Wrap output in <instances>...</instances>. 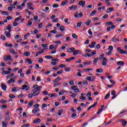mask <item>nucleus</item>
<instances>
[{
  "instance_id": "nucleus-15",
  "label": "nucleus",
  "mask_w": 127,
  "mask_h": 127,
  "mask_svg": "<svg viewBox=\"0 0 127 127\" xmlns=\"http://www.w3.org/2000/svg\"><path fill=\"white\" fill-rule=\"evenodd\" d=\"M33 103H34V101L33 100H31L29 101L28 105V108H30L31 107H32V106H33Z\"/></svg>"
},
{
  "instance_id": "nucleus-57",
  "label": "nucleus",
  "mask_w": 127,
  "mask_h": 127,
  "mask_svg": "<svg viewBox=\"0 0 127 127\" xmlns=\"http://www.w3.org/2000/svg\"><path fill=\"white\" fill-rule=\"evenodd\" d=\"M72 37H73V38H74V39H77V38H78V37H77V35H75V34H72Z\"/></svg>"
},
{
  "instance_id": "nucleus-29",
  "label": "nucleus",
  "mask_w": 127,
  "mask_h": 127,
  "mask_svg": "<svg viewBox=\"0 0 127 127\" xmlns=\"http://www.w3.org/2000/svg\"><path fill=\"white\" fill-rule=\"evenodd\" d=\"M38 111H39V109H36V108H35L34 109L32 110V113L33 114H36Z\"/></svg>"
},
{
  "instance_id": "nucleus-2",
  "label": "nucleus",
  "mask_w": 127,
  "mask_h": 127,
  "mask_svg": "<svg viewBox=\"0 0 127 127\" xmlns=\"http://www.w3.org/2000/svg\"><path fill=\"white\" fill-rule=\"evenodd\" d=\"M107 62H108V59L106 57H104L102 62V65L103 66H107Z\"/></svg>"
},
{
  "instance_id": "nucleus-44",
  "label": "nucleus",
  "mask_w": 127,
  "mask_h": 127,
  "mask_svg": "<svg viewBox=\"0 0 127 127\" xmlns=\"http://www.w3.org/2000/svg\"><path fill=\"white\" fill-rule=\"evenodd\" d=\"M10 71H6L5 70H3L2 74H5V75H7V74H10Z\"/></svg>"
},
{
  "instance_id": "nucleus-24",
  "label": "nucleus",
  "mask_w": 127,
  "mask_h": 127,
  "mask_svg": "<svg viewBox=\"0 0 127 127\" xmlns=\"http://www.w3.org/2000/svg\"><path fill=\"white\" fill-rule=\"evenodd\" d=\"M91 22H92V20L89 19L85 22V24L87 25V26H89V25H90L91 24Z\"/></svg>"
},
{
  "instance_id": "nucleus-59",
  "label": "nucleus",
  "mask_w": 127,
  "mask_h": 127,
  "mask_svg": "<svg viewBox=\"0 0 127 127\" xmlns=\"http://www.w3.org/2000/svg\"><path fill=\"white\" fill-rule=\"evenodd\" d=\"M0 103L1 104H4V103H7V101L6 100H4V99H1L0 100Z\"/></svg>"
},
{
  "instance_id": "nucleus-62",
  "label": "nucleus",
  "mask_w": 127,
  "mask_h": 127,
  "mask_svg": "<svg viewBox=\"0 0 127 127\" xmlns=\"http://www.w3.org/2000/svg\"><path fill=\"white\" fill-rule=\"evenodd\" d=\"M59 5L58 4L55 3L53 5V7H59Z\"/></svg>"
},
{
  "instance_id": "nucleus-52",
  "label": "nucleus",
  "mask_w": 127,
  "mask_h": 127,
  "mask_svg": "<svg viewBox=\"0 0 127 127\" xmlns=\"http://www.w3.org/2000/svg\"><path fill=\"white\" fill-rule=\"evenodd\" d=\"M113 49H114V47H113V46L110 45L109 46V48H108L109 50L111 51H113Z\"/></svg>"
},
{
  "instance_id": "nucleus-14",
  "label": "nucleus",
  "mask_w": 127,
  "mask_h": 127,
  "mask_svg": "<svg viewBox=\"0 0 127 127\" xmlns=\"http://www.w3.org/2000/svg\"><path fill=\"white\" fill-rule=\"evenodd\" d=\"M75 57H71L69 59H66L65 61L66 62H70L71 60H74Z\"/></svg>"
},
{
  "instance_id": "nucleus-50",
  "label": "nucleus",
  "mask_w": 127,
  "mask_h": 127,
  "mask_svg": "<svg viewBox=\"0 0 127 127\" xmlns=\"http://www.w3.org/2000/svg\"><path fill=\"white\" fill-rule=\"evenodd\" d=\"M60 85H62L61 82H59L54 84V87H58Z\"/></svg>"
},
{
  "instance_id": "nucleus-9",
  "label": "nucleus",
  "mask_w": 127,
  "mask_h": 127,
  "mask_svg": "<svg viewBox=\"0 0 127 127\" xmlns=\"http://www.w3.org/2000/svg\"><path fill=\"white\" fill-rule=\"evenodd\" d=\"M105 108V105H102L101 106V108L98 110V111L97 112V115H100L101 113L103 111V108Z\"/></svg>"
},
{
  "instance_id": "nucleus-19",
  "label": "nucleus",
  "mask_w": 127,
  "mask_h": 127,
  "mask_svg": "<svg viewBox=\"0 0 127 127\" xmlns=\"http://www.w3.org/2000/svg\"><path fill=\"white\" fill-rule=\"evenodd\" d=\"M114 7H110L107 9L106 12L107 13H109L111 11H113Z\"/></svg>"
},
{
  "instance_id": "nucleus-13",
  "label": "nucleus",
  "mask_w": 127,
  "mask_h": 127,
  "mask_svg": "<svg viewBox=\"0 0 127 127\" xmlns=\"http://www.w3.org/2000/svg\"><path fill=\"white\" fill-rule=\"evenodd\" d=\"M82 54V53H80V51L78 50H74L73 53V55H77V54Z\"/></svg>"
},
{
  "instance_id": "nucleus-12",
  "label": "nucleus",
  "mask_w": 127,
  "mask_h": 127,
  "mask_svg": "<svg viewBox=\"0 0 127 127\" xmlns=\"http://www.w3.org/2000/svg\"><path fill=\"white\" fill-rule=\"evenodd\" d=\"M6 30H8V32H11V25L10 24L8 25L5 28Z\"/></svg>"
},
{
  "instance_id": "nucleus-21",
  "label": "nucleus",
  "mask_w": 127,
  "mask_h": 127,
  "mask_svg": "<svg viewBox=\"0 0 127 127\" xmlns=\"http://www.w3.org/2000/svg\"><path fill=\"white\" fill-rule=\"evenodd\" d=\"M48 44H42L41 46L43 47V48H44V49H48V47H47Z\"/></svg>"
},
{
  "instance_id": "nucleus-36",
  "label": "nucleus",
  "mask_w": 127,
  "mask_h": 127,
  "mask_svg": "<svg viewBox=\"0 0 127 127\" xmlns=\"http://www.w3.org/2000/svg\"><path fill=\"white\" fill-rule=\"evenodd\" d=\"M5 46H7V47H12V44H8V43H6L5 44Z\"/></svg>"
},
{
  "instance_id": "nucleus-32",
  "label": "nucleus",
  "mask_w": 127,
  "mask_h": 127,
  "mask_svg": "<svg viewBox=\"0 0 127 127\" xmlns=\"http://www.w3.org/2000/svg\"><path fill=\"white\" fill-rule=\"evenodd\" d=\"M31 25H32V22L31 20H28L27 26H31Z\"/></svg>"
},
{
  "instance_id": "nucleus-20",
  "label": "nucleus",
  "mask_w": 127,
  "mask_h": 127,
  "mask_svg": "<svg viewBox=\"0 0 127 127\" xmlns=\"http://www.w3.org/2000/svg\"><path fill=\"white\" fill-rule=\"evenodd\" d=\"M10 53H11L12 54H15V55H17V53L15 52L14 49H10Z\"/></svg>"
},
{
  "instance_id": "nucleus-4",
  "label": "nucleus",
  "mask_w": 127,
  "mask_h": 127,
  "mask_svg": "<svg viewBox=\"0 0 127 127\" xmlns=\"http://www.w3.org/2000/svg\"><path fill=\"white\" fill-rule=\"evenodd\" d=\"M85 4H86V2L83 0H80L78 3V5H80V6H82V7H84Z\"/></svg>"
},
{
  "instance_id": "nucleus-10",
  "label": "nucleus",
  "mask_w": 127,
  "mask_h": 127,
  "mask_svg": "<svg viewBox=\"0 0 127 127\" xmlns=\"http://www.w3.org/2000/svg\"><path fill=\"white\" fill-rule=\"evenodd\" d=\"M97 104H98V102H95L92 106H90L87 109V111L91 110V109H92V108H95V107H96V106H97Z\"/></svg>"
},
{
  "instance_id": "nucleus-7",
  "label": "nucleus",
  "mask_w": 127,
  "mask_h": 127,
  "mask_svg": "<svg viewBox=\"0 0 127 127\" xmlns=\"http://www.w3.org/2000/svg\"><path fill=\"white\" fill-rule=\"evenodd\" d=\"M3 59L4 61H7V60L9 61L11 59V57L9 55L8 56H4L3 57Z\"/></svg>"
},
{
  "instance_id": "nucleus-56",
  "label": "nucleus",
  "mask_w": 127,
  "mask_h": 127,
  "mask_svg": "<svg viewBox=\"0 0 127 127\" xmlns=\"http://www.w3.org/2000/svg\"><path fill=\"white\" fill-rule=\"evenodd\" d=\"M97 54V52L96 51H94V52H91V56H94V55H96Z\"/></svg>"
},
{
  "instance_id": "nucleus-39",
  "label": "nucleus",
  "mask_w": 127,
  "mask_h": 127,
  "mask_svg": "<svg viewBox=\"0 0 127 127\" xmlns=\"http://www.w3.org/2000/svg\"><path fill=\"white\" fill-rule=\"evenodd\" d=\"M27 62H28V64H32V61H31V59H27Z\"/></svg>"
},
{
  "instance_id": "nucleus-22",
  "label": "nucleus",
  "mask_w": 127,
  "mask_h": 127,
  "mask_svg": "<svg viewBox=\"0 0 127 127\" xmlns=\"http://www.w3.org/2000/svg\"><path fill=\"white\" fill-rule=\"evenodd\" d=\"M62 114H63V109H61L59 110V111L58 112V116H60L62 115Z\"/></svg>"
},
{
  "instance_id": "nucleus-17",
  "label": "nucleus",
  "mask_w": 127,
  "mask_h": 127,
  "mask_svg": "<svg viewBox=\"0 0 127 127\" xmlns=\"http://www.w3.org/2000/svg\"><path fill=\"white\" fill-rule=\"evenodd\" d=\"M75 51V48L71 47L70 49L67 50V52L71 53V52H74Z\"/></svg>"
},
{
  "instance_id": "nucleus-40",
  "label": "nucleus",
  "mask_w": 127,
  "mask_h": 127,
  "mask_svg": "<svg viewBox=\"0 0 127 127\" xmlns=\"http://www.w3.org/2000/svg\"><path fill=\"white\" fill-rule=\"evenodd\" d=\"M95 44H97L95 41H93L91 43V48H94V47H95Z\"/></svg>"
},
{
  "instance_id": "nucleus-25",
  "label": "nucleus",
  "mask_w": 127,
  "mask_h": 127,
  "mask_svg": "<svg viewBox=\"0 0 127 127\" xmlns=\"http://www.w3.org/2000/svg\"><path fill=\"white\" fill-rule=\"evenodd\" d=\"M97 73H103L104 72V70L102 68H98L96 69Z\"/></svg>"
},
{
  "instance_id": "nucleus-33",
  "label": "nucleus",
  "mask_w": 127,
  "mask_h": 127,
  "mask_svg": "<svg viewBox=\"0 0 127 127\" xmlns=\"http://www.w3.org/2000/svg\"><path fill=\"white\" fill-rule=\"evenodd\" d=\"M77 76H78L79 77H81V76H82V74H81V70H80V69H78V70H77Z\"/></svg>"
},
{
  "instance_id": "nucleus-46",
  "label": "nucleus",
  "mask_w": 127,
  "mask_h": 127,
  "mask_svg": "<svg viewBox=\"0 0 127 127\" xmlns=\"http://www.w3.org/2000/svg\"><path fill=\"white\" fill-rule=\"evenodd\" d=\"M55 97H57V94L56 93H52L51 94V98H52Z\"/></svg>"
},
{
  "instance_id": "nucleus-61",
  "label": "nucleus",
  "mask_w": 127,
  "mask_h": 127,
  "mask_svg": "<svg viewBox=\"0 0 127 127\" xmlns=\"http://www.w3.org/2000/svg\"><path fill=\"white\" fill-rule=\"evenodd\" d=\"M44 50L45 49H42L41 50V51H39V52H37L38 54H42V53H43L44 52Z\"/></svg>"
},
{
  "instance_id": "nucleus-63",
  "label": "nucleus",
  "mask_w": 127,
  "mask_h": 127,
  "mask_svg": "<svg viewBox=\"0 0 127 127\" xmlns=\"http://www.w3.org/2000/svg\"><path fill=\"white\" fill-rule=\"evenodd\" d=\"M1 39L2 40H5V36L3 35H1Z\"/></svg>"
},
{
  "instance_id": "nucleus-6",
  "label": "nucleus",
  "mask_w": 127,
  "mask_h": 127,
  "mask_svg": "<svg viewBox=\"0 0 127 127\" xmlns=\"http://www.w3.org/2000/svg\"><path fill=\"white\" fill-rule=\"evenodd\" d=\"M40 93V89H37L36 91H35L33 93V95L34 97L38 96V95H39V93Z\"/></svg>"
},
{
  "instance_id": "nucleus-23",
  "label": "nucleus",
  "mask_w": 127,
  "mask_h": 127,
  "mask_svg": "<svg viewBox=\"0 0 127 127\" xmlns=\"http://www.w3.org/2000/svg\"><path fill=\"white\" fill-rule=\"evenodd\" d=\"M41 122V120L39 118H38L36 120H34L33 121L34 124H37V123H38L39 124V123H40Z\"/></svg>"
},
{
  "instance_id": "nucleus-18",
  "label": "nucleus",
  "mask_w": 127,
  "mask_h": 127,
  "mask_svg": "<svg viewBox=\"0 0 127 127\" xmlns=\"http://www.w3.org/2000/svg\"><path fill=\"white\" fill-rule=\"evenodd\" d=\"M15 81V80H14V79L11 78L10 80H9L7 81V84H11V83H14Z\"/></svg>"
},
{
  "instance_id": "nucleus-5",
  "label": "nucleus",
  "mask_w": 127,
  "mask_h": 127,
  "mask_svg": "<svg viewBox=\"0 0 127 127\" xmlns=\"http://www.w3.org/2000/svg\"><path fill=\"white\" fill-rule=\"evenodd\" d=\"M77 7H78L77 6V5H72L68 7V9H69V10H72V9H73V10H76Z\"/></svg>"
},
{
  "instance_id": "nucleus-45",
  "label": "nucleus",
  "mask_w": 127,
  "mask_h": 127,
  "mask_svg": "<svg viewBox=\"0 0 127 127\" xmlns=\"http://www.w3.org/2000/svg\"><path fill=\"white\" fill-rule=\"evenodd\" d=\"M24 56H30V53H29L28 52H25L24 53Z\"/></svg>"
},
{
  "instance_id": "nucleus-1",
  "label": "nucleus",
  "mask_w": 127,
  "mask_h": 127,
  "mask_svg": "<svg viewBox=\"0 0 127 127\" xmlns=\"http://www.w3.org/2000/svg\"><path fill=\"white\" fill-rule=\"evenodd\" d=\"M95 79H96L95 76H87L86 77V79L87 81H90V82H94V81H95Z\"/></svg>"
},
{
  "instance_id": "nucleus-48",
  "label": "nucleus",
  "mask_w": 127,
  "mask_h": 127,
  "mask_svg": "<svg viewBox=\"0 0 127 127\" xmlns=\"http://www.w3.org/2000/svg\"><path fill=\"white\" fill-rule=\"evenodd\" d=\"M36 86H37L36 89L37 90H40V92L41 91V88H42V86H39L38 85L36 84Z\"/></svg>"
},
{
  "instance_id": "nucleus-47",
  "label": "nucleus",
  "mask_w": 127,
  "mask_h": 127,
  "mask_svg": "<svg viewBox=\"0 0 127 127\" xmlns=\"http://www.w3.org/2000/svg\"><path fill=\"white\" fill-rule=\"evenodd\" d=\"M116 40H117V41H120V39H119V38L116 39V37H113L112 41L116 42Z\"/></svg>"
},
{
  "instance_id": "nucleus-8",
  "label": "nucleus",
  "mask_w": 127,
  "mask_h": 127,
  "mask_svg": "<svg viewBox=\"0 0 127 127\" xmlns=\"http://www.w3.org/2000/svg\"><path fill=\"white\" fill-rule=\"evenodd\" d=\"M1 87L3 91H6L7 86H6V85H5L4 83H1Z\"/></svg>"
},
{
  "instance_id": "nucleus-11",
  "label": "nucleus",
  "mask_w": 127,
  "mask_h": 127,
  "mask_svg": "<svg viewBox=\"0 0 127 127\" xmlns=\"http://www.w3.org/2000/svg\"><path fill=\"white\" fill-rule=\"evenodd\" d=\"M4 34L5 36L7 37V38H9V37L11 36V35L10 34V32H9L5 31L4 32Z\"/></svg>"
},
{
  "instance_id": "nucleus-43",
  "label": "nucleus",
  "mask_w": 127,
  "mask_h": 127,
  "mask_svg": "<svg viewBox=\"0 0 127 127\" xmlns=\"http://www.w3.org/2000/svg\"><path fill=\"white\" fill-rule=\"evenodd\" d=\"M45 58H47V59H53V57L51 56H46L45 57Z\"/></svg>"
},
{
  "instance_id": "nucleus-64",
  "label": "nucleus",
  "mask_w": 127,
  "mask_h": 127,
  "mask_svg": "<svg viewBox=\"0 0 127 127\" xmlns=\"http://www.w3.org/2000/svg\"><path fill=\"white\" fill-rule=\"evenodd\" d=\"M2 126L3 127H7L6 125V123L5 122H2Z\"/></svg>"
},
{
  "instance_id": "nucleus-3",
  "label": "nucleus",
  "mask_w": 127,
  "mask_h": 127,
  "mask_svg": "<svg viewBox=\"0 0 127 127\" xmlns=\"http://www.w3.org/2000/svg\"><path fill=\"white\" fill-rule=\"evenodd\" d=\"M119 122L120 123H122V126H123V127L127 126V122L125 119H120Z\"/></svg>"
},
{
  "instance_id": "nucleus-35",
  "label": "nucleus",
  "mask_w": 127,
  "mask_h": 127,
  "mask_svg": "<svg viewBox=\"0 0 127 127\" xmlns=\"http://www.w3.org/2000/svg\"><path fill=\"white\" fill-rule=\"evenodd\" d=\"M110 93V92H109L108 94H106V95L104 98L105 100H107V99H108V98H110V95H111Z\"/></svg>"
},
{
  "instance_id": "nucleus-53",
  "label": "nucleus",
  "mask_w": 127,
  "mask_h": 127,
  "mask_svg": "<svg viewBox=\"0 0 127 127\" xmlns=\"http://www.w3.org/2000/svg\"><path fill=\"white\" fill-rule=\"evenodd\" d=\"M92 63V62L89 61L88 62L84 63V65H90Z\"/></svg>"
},
{
  "instance_id": "nucleus-34",
  "label": "nucleus",
  "mask_w": 127,
  "mask_h": 127,
  "mask_svg": "<svg viewBox=\"0 0 127 127\" xmlns=\"http://www.w3.org/2000/svg\"><path fill=\"white\" fill-rule=\"evenodd\" d=\"M67 3H68V0H64L62 2V5H66Z\"/></svg>"
},
{
  "instance_id": "nucleus-55",
  "label": "nucleus",
  "mask_w": 127,
  "mask_h": 127,
  "mask_svg": "<svg viewBox=\"0 0 127 127\" xmlns=\"http://www.w3.org/2000/svg\"><path fill=\"white\" fill-rule=\"evenodd\" d=\"M106 24L107 25H113V22H112V21L107 22L106 23Z\"/></svg>"
},
{
  "instance_id": "nucleus-58",
  "label": "nucleus",
  "mask_w": 127,
  "mask_h": 127,
  "mask_svg": "<svg viewBox=\"0 0 127 127\" xmlns=\"http://www.w3.org/2000/svg\"><path fill=\"white\" fill-rule=\"evenodd\" d=\"M77 88H78V87H77V86H72L71 87V89L72 90H73V91H74L76 89H77Z\"/></svg>"
},
{
  "instance_id": "nucleus-42",
  "label": "nucleus",
  "mask_w": 127,
  "mask_h": 127,
  "mask_svg": "<svg viewBox=\"0 0 127 127\" xmlns=\"http://www.w3.org/2000/svg\"><path fill=\"white\" fill-rule=\"evenodd\" d=\"M82 23H83V22H82L81 21H80V22H78L77 23V27H81V25H82Z\"/></svg>"
},
{
  "instance_id": "nucleus-37",
  "label": "nucleus",
  "mask_w": 127,
  "mask_h": 127,
  "mask_svg": "<svg viewBox=\"0 0 127 127\" xmlns=\"http://www.w3.org/2000/svg\"><path fill=\"white\" fill-rule=\"evenodd\" d=\"M61 36L63 37V36H64V35H63V34H60L56 35V38H59V37H61Z\"/></svg>"
},
{
  "instance_id": "nucleus-38",
  "label": "nucleus",
  "mask_w": 127,
  "mask_h": 127,
  "mask_svg": "<svg viewBox=\"0 0 127 127\" xmlns=\"http://www.w3.org/2000/svg\"><path fill=\"white\" fill-rule=\"evenodd\" d=\"M60 30L62 32L64 31V30H65V27H64V26H61L60 28Z\"/></svg>"
},
{
  "instance_id": "nucleus-16",
  "label": "nucleus",
  "mask_w": 127,
  "mask_h": 127,
  "mask_svg": "<svg viewBox=\"0 0 127 127\" xmlns=\"http://www.w3.org/2000/svg\"><path fill=\"white\" fill-rule=\"evenodd\" d=\"M117 50L119 53H121V54H124V50L122 49L121 47L117 48Z\"/></svg>"
},
{
  "instance_id": "nucleus-51",
  "label": "nucleus",
  "mask_w": 127,
  "mask_h": 127,
  "mask_svg": "<svg viewBox=\"0 0 127 127\" xmlns=\"http://www.w3.org/2000/svg\"><path fill=\"white\" fill-rule=\"evenodd\" d=\"M17 25H18V23L14 21V22L13 23V26H14V27H16Z\"/></svg>"
},
{
  "instance_id": "nucleus-30",
  "label": "nucleus",
  "mask_w": 127,
  "mask_h": 127,
  "mask_svg": "<svg viewBox=\"0 0 127 127\" xmlns=\"http://www.w3.org/2000/svg\"><path fill=\"white\" fill-rule=\"evenodd\" d=\"M1 13L2 14H4L5 15H8L9 14V13H8V12L6 11H2Z\"/></svg>"
},
{
  "instance_id": "nucleus-41",
  "label": "nucleus",
  "mask_w": 127,
  "mask_h": 127,
  "mask_svg": "<svg viewBox=\"0 0 127 127\" xmlns=\"http://www.w3.org/2000/svg\"><path fill=\"white\" fill-rule=\"evenodd\" d=\"M98 60H99V58H97L93 60V64H97V62H98Z\"/></svg>"
},
{
  "instance_id": "nucleus-27",
  "label": "nucleus",
  "mask_w": 127,
  "mask_h": 127,
  "mask_svg": "<svg viewBox=\"0 0 127 127\" xmlns=\"http://www.w3.org/2000/svg\"><path fill=\"white\" fill-rule=\"evenodd\" d=\"M61 80L60 77L59 76L56 79H55L53 82L54 83H57L58 82H59V81Z\"/></svg>"
},
{
  "instance_id": "nucleus-26",
  "label": "nucleus",
  "mask_w": 127,
  "mask_h": 127,
  "mask_svg": "<svg viewBox=\"0 0 127 127\" xmlns=\"http://www.w3.org/2000/svg\"><path fill=\"white\" fill-rule=\"evenodd\" d=\"M97 12V10H94L93 11H92L91 13H90V16H94V15H95V14Z\"/></svg>"
},
{
  "instance_id": "nucleus-49",
  "label": "nucleus",
  "mask_w": 127,
  "mask_h": 127,
  "mask_svg": "<svg viewBox=\"0 0 127 127\" xmlns=\"http://www.w3.org/2000/svg\"><path fill=\"white\" fill-rule=\"evenodd\" d=\"M9 97L10 99H14L15 98V95L13 94H9Z\"/></svg>"
},
{
  "instance_id": "nucleus-28",
  "label": "nucleus",
  "mask_w": 127,
  "mask_h": 127,
  "mask_svg": "<svg viewBox=\"0 0 127 127\" xmlns=\"http://www.w3.org/2000/svg\"><path fill=\"white\" fill-rule=\"evenodd\" d=\"M117 64L120 65H125V62L124 61H119L117 62Z\"/></svg>"
},
{
  "instance_id": "nucleus-31",
  "label": "nucleus",
  "mask_w": 127,
  "mask_h": 127,
  "mask_svg": "<svg viewBox=\"0 0 127 127\" xmlns=\"http://www.w3.org/2000/svg\"><path fill=\"white\" fill-rule=\"evenodd\" d=\"M21 17H22V16H19V17L16 18L14 19V21H15V22H16V21H19V20H20V19H21Z\"/></svg>"
},
{
  "instance_id": "nucleus-54",
  "label": "nucleus",
  "mask_w": 127,
  "mask_h": 127,
  "mask_svg": "<svg viewBox=\"0 0 127 127\" xmlns=\"http://www.w3.org/2000/svg\"><path fill=\"white\" fill-rule=\"evenodd\" d=\"M62 72H63V70L62 69H60L57 71V74L58 75H60V74H62Z\"/></svg>"
},
{
  "instance_id": "nucleus-60",
  "label": "nucleus",
  "mask_w": 127,
  "mask_h": 127,
  "mask_svg": "<svg viewBox=\"0 0 127 127\" xmlns=\"http://www.w3.org/2000/svg\"><path fill=\"white\" fill-rule=\"evenodd\" d=\"M22 127H30V124H27L23 125H22Z\"/></svg>"
}]
</instances>
